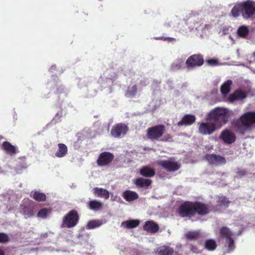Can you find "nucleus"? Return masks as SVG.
<instances>
[{
  "label": "nucleus",
  "mask_w": 255,
  "mask_h": 255,
  "mask_svg": "<svg viewBox=\"0 0 255 255\" xmlns=\"http://www.w3.org/2000/svg\"><path fill=\"white\" fill-rule=\"evenodd\" d=\"M234 116V112L225 107H216L210 111L207 115V121L212 122L217 128H221Z\"/></svg>",
  "instance_id": "nucleus-1"
},
{
  "label": "nucleus",
  "mask_w": 255,
  "mask_h": 255,
  "mask_svg": "<svg viewBox=\"0 0 255 255\" xmlns=\"http://www.w3.org/2000/svg\"><path fill=\"white\" fill-rule=\"evenodd\" d=\"M209 209L207 206L203 203L185 202L179 209V213L182 217H190L195 212L200 215H205L208 213Z\"/></svg>",
  "instance_id": "nucleus-2"
},
{
  "label": "nucleus",
  "mask_w": 255,
  "mask_h": 255,
  "mask_svg": "<svg viewBox=\"0 0 255 255\" xmlns=\"http://www.w3.org/2000/svg\"><path fill=\"white\" fill-rule=\"evenodd\" d=\"M255 126V112H248L241 116L237 127L242 133Z\"/></svg>",
  "instance_id": "nucleus-3"
},
{
  "label": "nucleus",
  "mask_w": 255,
  "mask_h": 255,
  "mask_svg": "<svg viewBox=\"0 0 255 255\" xmlns=\"http://www.w3.org/2000/svg\"><path fill=\"white\" fill-rule=\"evenodd\" d=\"M220 238L224 239L225 246L228 252L234 250L235 248L234 240L232 238L233 233L226 227H223L220 231Z\"/></svg>",
  "instance_id": "nucleus-4"
},
{
  "label": "nucleus",
  "mask_w": 255,
  "mask_h": 255,
  "mask_svg": "<svg viewBox=\"0 0 255 255\" xmlns=\"http://www.w3.org/2000/svg\"><path fill=\"white\" fill-rule=\"evenodd\" d=\"M78 221V216L75 210L70 211L63 219L61 227L71 228L75 226Z\"/></svg>",
  "instance_id": "nucleus-5"
},
{
  "label": "nucleus",
  "mask_w": 255,
  "mask_h": 255,
  "mask_svg": "<svg viewBox=\"0 0 255 255\" xmlns=\"http://www.w3.org/2000/svg\"><path fill=\"white\" fill-rule=\"evenodd\" d=\"M164 25L166 27L171 28L175 31L181 32L184 30L185 21L175 16L169 19Z\"/></svg>",
  "instance_id": "nucleus-6"
},
{
  "label": "nucleus",
  "mask_w": 255,
  "mask_h": 255,
  "mask_svg": "<svg viewBox=\"0 0 255 255\" xmlns=\"http://www.w3.org/2000/svg\"><path fill=\"white\" fill-rule=\"evenodd\" d=\"M217 128V127L212 122H202L198 124V130L202 135L212 134Z\"/></svg>",
  "instance_id": "nucleus-7"
},
{
  "label": "nucleus",
  "mask_w": 255,
  "mask_h": 255,
  "mask_svg": "<svg viewBox=\"0 0 255 255\" xmlns=\"http://www.w3.org/2000/svg\"><path fill=\"white\" fill-rule=\"evenodd\" d=\"M165 130L164 126L159 125L154 126L148 129L147 135L151 139H157L161 137Z\"/></svg>",
  "instance_id": "nucleus-8"
},
{
  "label": "nucleus",
  "mask_w": 255,
  "mask_h": 255,
  "mask_svg": "<svg viewBox=\"0 0 255 255\" xmlns=\"http://www.w3.org/2000/svg\"><path fill=\"white\" fill-rule=\"evenodd\" d=\"M157 163L168 171H174L180 168V164L173 159L160 160Z\"/></svg>",
  "instance_id": "nucleus-9"
},
{
  "label": "nucleus",
  "mask_w": 255,
  "mask_h": 255,
  "mask_svg": "<svg viewBox=\"0 0 255 255\" xmlns=\"http://www.w3.org/2000/svg\"><path fill=\"white\" fill-rule=\"evenodd\" d=\"M128 127L124 124L119 123L115 125L112 128L111 134L114 137H119L124 135L128 131Z\"/></svg>",
  "instance_id": "nucleus-10"
},
{
  "label": "nucleus",
  "mask_w": 255,
  "mask_h": 255,
  "mask_svg": "<svg viewBox=\"0 0 255 255\" xmlns=\"http://www.w3.org/2000/svg\"><path fill=\"white\" fill-rule=\"evenodd\" d=\"M243 16L248 18L255 14V2L252 0H247L243 2Z\"/></svg>",
  "instance_id": "nucleus-11"
},
{
  "label": "nucleus",
  "mask_w": 255,
  "mask_h": 255,
  "mask_svg": "<svg viewBox=\"0 0 255 255\" xmlns=\"http://www.w3.org/2000/svg\"><path fill=\"white\" fill-rule=\"evenodd\" d=\"M206 159L210 164L218 166L225 164L226 160L225 157L213 154H207Z\"/></svg>",
  "instance_id": "nucleus-12"
},
{
  "label": "nucleus",
  "mask_w": 255,
  "mask_h": 255,
  "mask_svg": "<svg viewBox=\"0 0 255 255\" xmlns=\"http://www.w3.org/2000/svg\"><path fill=\"white\" fill-rule=\"evenodd\" d=\"M203 63V57L199 55H194L189 57L186 61L187 67L192 68L196 66H200Z\"/></svg>",
  "instance_id": "nucleus-13"
},
{
  "label": "nucleus",
  "mask_w": 255,
  "mask_h": 255,
  "mask_svg": "<svg viewBox=\"0 0 255 255\" xmlns=\"http://www.w3.org/2000/svg\"><path fill=\"white\" fill-rule=\"evenodd\" d=\"M114 158V155L108 152H104L100 154L97 160L99 166H105L110 163Z\"/></svg>",
  "instance_id": "nucleus-14"
},
{
  "label": "nucleus",
  "mask_w": 255,
  "mask_h": 255,
  "mask_svg": "<svg viewBox=\"0 0 255 255\" xmlns=\"http://www.w3.org/2000/svg\"><path fill=\"white\" fill-rule=\"evenodd\" d=\"M221 139L225 143L231 144L233 143L236 140L235 134L231 130L225 129L223 130L220 136Z\"/></svg>",
  "instance_id": "nucleus-15"
},
{
  "label": "nucleus",
  "mask_w": 255,
  "mask_h": 255,
  "mask_svg": "<svg viewBox=\"0 0 255 255\" xmlns=\"http://www.w3.org/2000/svg\"><path fill=\"white\" fill-rule=\"evenodd\" d=\"M246 96V93L242 91L237 90L229 96L227 101L229 103H233L238 100H243L245 99Z\"/></svg>",
  "instance_id": "nucleus-16"
},
{
  "label": "nucleus",
  "mask_w": 255,
  "mask_h": 255,
  "mask_svg": "<svg viewBox=\"0 0 255 255\" xmlns=\"http://www.w3.org/2000/svg\"><path fill=\"white\" fill-rule=\"evenodd\" d=\"M2 149L7 154L12 155L17 152V148L8 141H4L1 145Z\"/></svg>",
  "instance_id": "nucleus-17"
},
{
  "label": "nucleus",
  "mask_w": 255,
  "mask_h": 255,
  "mask_svg": "<svg viewBox=\"0 0 255 255\" xmlns=\"http://www.w3.org/2000/svg\"><path fill=\"white\" fill-rule=\"evenodd\" d=\"M93 194L97 197L108 199L110 197L109 192L104 188L95 187L93 189Z\"/></svg>",
  "instance_id": "nucleus-18"
},
{
  "label": "nucleus",
  "mask_w": 255,
  "mask_h": 255,
  "mask_svg": "<svg viewBox=\"0 0 255 255\" xmlns=\"http://www.w3.org/2000/svg\"><path fill=\"white\" fill-rule=\"evenodd\" d=\"M196 118L192 115H187L184 116L181 121H179L177 125L179 126H188L192 124L195 121Z\"/></svg>",
  "instance_id": "nucleus-19"
},
{
  "label": "nucleus",
  "mask_w": 255,
  "mask_h": 255,
  "mask_svg": "<svg viewBox=\"0 0 255 255\" xmlns=\"http://www.w3.org/2000/svg\"><path fill=\"white\" fill-rule=\"evenodd\" d=\"M67 152L68 148L67 146L63 143H59L55 155L57 157L61 158L64 157L67 154Z\"/></svg>",
  "instance_id": "nucleus-20"
},
{
  "label": "nucleus",
  "mask_w": 255,
  "mask_h": 255,
  "mask_svg": "<svg viewBox=\"0 0 255 255\" xmlns=\"http://www.w3.org/2000/svg\"><path fill=\"white\" fill-rule=\"evenodd\" d=\"M143 229L148 232L155 233L158 230V226L153 221H149L145 222Z\"/></svg>",
  "instance_id": "nucleus-21"
},
{
  "label": "nucleus",
  "mask_w": 255,
  "mask_h": 255,
  "mask_svg": "<svg viewBox=\"0 0 255 255\" xmlns=\"http://www.w3.org/2000/svg\"><path fill=\"white\" fill-rule=\"evenodd\" d=\"M123 197L127 201L131 202L137 199L138 196L135 192L127 190L124 192Z\"/></svg>",
  "instance_id": "nucleus-22"
},
{
  "label": "nucleus",
  "mask_w": 255,
  "mask_h": 255,
  "mask_svg": "<svg viewBox=\"0 0 255 255\" xmlns=\"http://www.w3.org/2000/svg\"><path fill=\"white\" fill-rule=\"evenodd\" d=\"M20 212L24 216L25 219L30 218L33 215V210L29 207L21 205L19 208Z\"/></svg>",
  "instance_id": "nucleus-23"
},
{
  "label": "nucleus",
  "mask_w": 255,
  "mask_h": 255,
  "mask_svg": "<svg viewBox=\"0 0 255 255\" xmlns=\"http://www.w3.org/2000/svg\"><path fill=\"white\" fill-rule=\"evenodd\" d=\"M232 83L231 80H228L222 84L221 87V92L223 95L226 96L229 93Z\"/></svg>",
  "instance_id": "nucleus-24"
},
{
  "label": "nucleus",
  "mask_w": 255,
  "mask_h": 255,
  "mask_svg": "<svg viewBox=\"0 0 255 255\" xmlns=\"http://www.w3.org/2000/svg\"><path fill=\"white\" fill-rule=\"evenodd\" d=\"M243 2L235 4L231 10V14L234 17H238L243 12Z\"/></svg>",
  "instance_id": "nucleus-25"
},
{
  "label": "nucleus",
  "mask_w": 255,
  "mask_h": 255,
  "mask_svg": "<svg viewBox=\"0 0 255 255\" xmlns=\"http://www.w3.org/2000/svg\"><path fill=\"white\" fill-rule=\"evenodd\" d=\"M139 222L140 221L138 220H130L123 222L122 223V226L128 229L134 228L138 226Z\"/></svg>",
  "instance_id": "nucleus-26"
},
{
  "label": "nucleus",
  "mask_w": 255,
  "mask_h": 255,
  "mask_svg": "<svg viewBox=\"0 0 255 255\" xmlns=\"http://www.w3.org/2000/svg\"><path fill=\"white\" fill-rule=\"evenodd\" d=\"M249 33V29L247 26L242 25L239 27L237 31L238 36L241 38H246Z\"/></svg>",
  "instance_id": "nucleus-27"
},
{
  "label": "nucleus",
  "mask_w": 255,
  "mask_h": 255,
  "mask_svg": "<svg viewBox=\"0 0 255 255\" xmlns=\"http://www.w3.org/2000/svg\"><path fill=\"white\" fill-rule=\"evenodd\" d=\"M103 206V203L98 200H93L89 202V208L92 210L97 211L102 208Z\"/></svg>",
  "instance_id": "nucleus-28"
},
{
  "label": "nucleus",
  "mask_w": 255,
  "mask_h": 255,
  "mask_svg": "<svg viewBox=\"0 0 255 255\" xmlns=\"http://www.w3.org/2000/svg\"><path fill=\"white\" fill-rule=\"evenodd\" d=\"M140 174L145 177H152L154 175V170L148 166H144L141 168L140 170Z\"/></svg>",
  "instance_id": "nucleus-29"
},
{
  "label": "nucleus",
  "mask_w": 255,
  "mask_h": 255,
  "mask_svg": "<svg viewBox=\"0 0 255 255\" xmlns=\"http://www.w3.org/2000/svg\"><path fill=\"white\" fill-rule=\"evenodd\" d=\"M151 181L150 179L138 178L135 181V184L140 187H147L150 185Z\"/></svg>",
  "instance_id": "nucleus-30"
},
{
  "label": "nucleus",
  "mask_w": 255,
  "mask_h": 255,
  "mask_svg": "<svg viewBox=\"0 0 255 255\" xmlns=\"http://www.w3.org/2000/svg\"><path fill=\"white\" fill-rule=\"evenodd\" d=\"M136 92V86L134 84H131L127 90L126 96L128 98H132L135 96Z\"/></svg>",
  "instance_id": "nucleus-31"
},
{
  "label": "nucleus",
  "mask_w": 255,
  "mask_h": 255,
  "mask_svg": "<svg viewBox=\"0 0 255 255\" xmlns=\"http://www.w3.org/2000/svg\"><path fill=\"white\" fill-rule=\"evenodd\" d=\"M173 250L168 247L162 246L158 250V255H172Z\"/></svg>",
  "instance_id": "nucleus-32"
},
{
  "label": "nucleus",
  "mask_w": 255,
  "mask_h": 255,
  "mask_svg": "<svg viewBox=\"0 0 255 255\" xmlns=\"http://www.w3.org/2000/svg\"><path fill=\"white\" fill-rule=\"evenodd\" d=\"M103 224V222L101 220H94L88 222L87 225V228L88 229H93L100 227Z\"/></svg>",
  "instance_id": "nucleus-33"
},
{
  "label": "nucleus",
  "mask_w": 255,
  "mask_h": 255,
  "mask_svg": "<svg viewBox=\"0 0 255 255\" xmlns=\"http://www.w3.org/2000/svg\"><path fill=\"white\" fill-rule=\"evenodd\" d=\"M217 202L219 206L224 207L225 208L227 207L230 204V201L225 196L218 197L217 199Z\"/></svg>",
  "instance_id": "nucleus-34"
},
{
  "label": "nucleus",
  "mask_w": 255,
  "mask_h": 255,
  "mask_svg": "<svg viewBox=\"0 0 255 255\" xmlns=\"http://www.w3.org/2000/svg\"><path fill=\"white\" fill-rule=\"evenodd\" d=\"M33 198L38 201H43L46 199V195L41 192L37 191L32 192L31 193Z\"/></svg>",
  "instance_id": "nucleus-35"
},
{
  "label": "nucleus",
  "mask_w": 255,
  "mask_h": 255,
  "mask_svg": "<svg viewBox=\"0 0 255 255\" xmlns=\"http://www.w3.org/2000/svg\"><path fill=\"white\" fill-rule=\"evenodd\" d=\"M216 242L213 240H208L206 242L205 247L209 251H213L216 248Z\"/></svg>",
  "instance_id": "nucleus-36"
},
{
  "label": "nucleus",
  "mask_w": 255,
  "mask_h": 255,
  "mask_svg": "<svg viewBox=\"0 0 255 255\" xmlns=\"http://www.w3.org/2000/svg\"><path fill=\"white\" fill-rule=\"evenodd\" d=\"M50 213V210L46 208L40 210L37 214V217L42 219L47 218Z\"/></svg>",
  "instance_id": "nucleus-37"
},
{
  "label": "nucleus",
  "mask_w": 255,
  "mask_h": 255,
  "mask_svg": "<svg viewBox=\"0 0 255 255\" xmlns=\"http://www.w3.org/2000/svg\"><path fill=\"white\" fill-rule=\"evenodd\" d=\"M199 236V233L197 231L188 232L185 234L186 238L189 240H193L197 238Z\"/></svg>",
  "instance_id": "nucleus-38"
},
{
  "label": "nucleus",
  "mask_w": 255,
  "mask_h": 255,
  "mask_svg": "<svg viewBox=\"0 0 255 255\" xmlns=\"http://www.w3.org/2000/svg\"><path fill=\"white\" fill-rule=\"evenodd\" d=\"M183 63L184 62L182 60L177 59L174 61L172 65L173 70H175L181 68L183 66Z\"/></svg>",
  "instance_id": "nucleus-39"
},
{
  "label": "nucleus",
  "mask_w": 255,
  "mask_h": 255,
  "mask_svg": "<svg viewBox=\"0 0 255 255\" xmlns=\"http://www.w3.org/2000/svg\"><path fill=\"white\" fill-rule=\"evenodd\" d=\"M230 29L231 27L228 26H222L219 31V33L221 34V35L228 34L230 31Z\"/></svg>",
  "instance_id": "nucleus-40"
},
{
  "label": "nucleus",
  "mask_w": 255,
  "mask_h": 255,
  "mask_svg": "<svg viewBox=\"0 0 255 255\" xmlns=\"http://www.w3.org/2000/svg\"><path fill=\"white\" fill-rule=\"evenodd\" d=\"M8 241L9 238L6 234L0 233V243H5Z\"/></svg>",
  "instance_id": "nucleus-41"
},
{
  "label": "nucleus",
  "mask_w": 255,
  "mask_h": 255,
  "mask_svg": "<svg viewBox=\"0 0 255 255\" xmlns=\"http://www.w3.org/2000/svg\"><path fill=\"white\" fill-rule=\"evenodd\" d=\"M207 62L210 65L214 66L217 64L218 61L216 59H212L207 60Z\"/></svg>",
  "instance_id": "nucleus-42"
},
{
  "label": "nucleus",
  "mask_w": 255,
  "mask_h": 255,
  "mask_svg": "<svg viewBox=\"0 0 255 255\" xmlns=\"http://www.w3.org/2000/svg\"><path fill=\"white\" fill-rule=\"evenodd\" d=\"M157 39H163L164 40H166V41H173L175 40L174 38H171V37H165V38H164L163 37H159V38H157Z\"/></svg>",
  "instance_id": "nucleus-43"
},
{
  "label": "nucleus",
  "mask_w": 255,
  "mask_h": 255,
  "mask_svg": "<svg viewBox=\"0 0 255 255\" xmlns=\"http://www.w3.org/2000/svg\"><path fill=\"white\" fill-rule=\"evenodd\" d=\"M172 139V137L170 135L167 134L165 136H164V138L162 139L164 141H170Z\"/></svg>",
  "instance_id": "nucleus-44"
},
{
  "label": "nucleus",
  "mask_w": 255,
  "mask_h": 255,
  "mask_svg": "<svg viewBox=\"0 0 255 255\" xmlns=\"http://www.w3.org/2000/svg\"><path fill=\"white\" fill-rule=\"evenodd\" d=\"M237 173L241 176L244 175L245 174L246 172L244 170H241L237 172Z\"/></svg>",
  "instance_id": "nucleus-45"
},
{
  "label": "nucleus",
  "mask_w": 255,
  "mask_h": 255,
  "mask_svg": "<svg viewBox=\"0 0 255 255\" xmlns=\"http://www.w3.org/2000/svg\"><path fill=\"white\" fill-rule=\"evenodd\" d=\"M210 27V26L209 24H205L202 26V28L203 29H209Z\"/></svg>",
  "instance_id": "nucleus-46"
},
{
  "label": "nucleus",
  "mask_w": 255,
  "mask_h": 255,
  "mask_svg": "<svg viewBox=\"0 0 255 255\" xmlns=\"http://www.w3.org/2000/svg\"><path fill=\"white\" fill-rule=\"evenodd\" d=\"M55 67L54 66H52L51 68L50 69V70L52 71L53 70H55Z\"/></svg>",
  "instance_id": "nucleus-47"
},
{
  "label": "nucleus",
  "mask_w": 255,
  "mask_h": 255,
  "mask_svg": "<svg viewBox=\"0 0 255 255\" xmlns=\"http://www.w3.org/2000/svg\"><path fill=\"white\" fill-rule=\"evenodd\" d=\"M0 255H4L3 251L1 250H0Z\"/></svg>",
  "instance_id": "nucleus-48"
},
{
  "label": "nucleus",
  "mask_w": 255,
  "mask_h": 255,
  "mask_svg": "<svg viewBox=\"0 0 255 255\" xmlns=\"http://www.w3.org/2000/svg\"><path fill=\"white\" fill-rule=\"evenodd\" d=\"M192 250L193 251V252H195V253L198 252L197 251H196L194 250L193 249H192Z\"/></svg>",
  "instance_id": "nucleus-49"
},
{
  "label": "nucleus",
  "mask_w": 255,
  "mask_h": 255,
  "mask_svg": "<svg viewBox=\"0 0 255 255\" xmlns=\"http://www.w3.org/2000/svg\"><path fill=\"white\" fill-rule=\"evenodd\" d=\"M229 38L230 39H232V36H229Z\"/></svg>",
  "instance_id": "nucleus-50"
},
{
  "label": "nucleus",
  "mask_w": 255,
  "mask_h": 255,
  "mask_svg": "<svg viewBox=\"0 0 255 255\" xmlns=\"http://www.w3.org/2000/svg\"><path fill=\"white\" fill-rule=\"evenodd\" d=\"M111 82H112V81H111V80H110L109 81V83H110Z\"/></svg>",
  "instance_id": "nucleus-51"
}]
</instances>
